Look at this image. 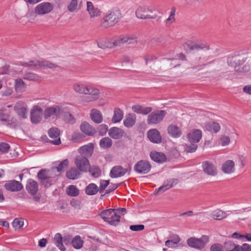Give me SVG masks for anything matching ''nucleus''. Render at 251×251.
Returning a JSON list of instances; mask_svg holds the SVG:
<instances>
[{"label": "nucleus", "instance_id": "obj_1", "mask_svg": "<svg viewBox=\"0 0 251 251\" xmlns=\"http://www.w3.org/2000/svg\"><path fill=\"white\" fill-rule=\"evenodd\" d=\"M244 62V56L238 53H235L227 59L228 64L233 67L235 71L237 73H243L249 70L250 68L248 66L243 65Z\"/></svg>", "mask_w": 251, "mask_h": 251}, {"label": "nucleus", "instance_id": "obj_2", "mask_svg": "<svg viewBox=\"0 0 251 251\" xmlns=\"http://www.w3.org/2000/svg\"><path fill=\"white\" fill-rule=\"evenodd\" d=\"M121 17L119 10H114L107 14L101 21V26L104 28L112 26L117 23Z\"/></svg>", "mask_w": 251, "mask_h": 251}, {"label": "nucleus", "instance_id": "obj_3", "mask_svg": "<svg viewBox=\"0 0 251 251\" xmlns=\"http://www.w3.org/2000/svg\"><path fill=\"white\" fill-rule=\"evenodd\" d=\"M100 217L110 225L116 226L120 222V215H118L115 209H109L102 211L100 214Z\"/></svg>", "mask_w": 251, "mask_h": 251}, {"label": "nucleus", "instance_id": "obj_4", "mask_svg": "<svg viewBox=\"0 0 251 251\" xmlns=\"http://www.w3.org/2000/svg\"><path fill=\"white\" fill-rule=\"evenodd\" d=\"M137 37L133 34L122 35L116 38L112 42V48L120 47L124 44L134 46L137 44Z\"/></svg>", "mask_w": 251, "mask_h": 251}, {"label": "nucleus", "instance_id": "obj_5", "mask_svg": "<svg viewBox=\"0 0 251 251\" xmlns=\"http://www.w3.org/2000/svg\"><path fill=\"white\" fill-rule=\"evenodd\" d=\"M53 9V5L49 2H43L38 4L34 8V13H31L28 17L33 19L36 15H44L50 13Z\"/></svg>", "mask_w": 251, "mask_h": 251}, {"label": "nucleus", "instance_id": "obj_6", "mask_svg": "<svg viewBox=\"0 0 251 251\" xmlns=\"http://www.w3.org/2000/svg\"><path fill=\"white\" fill-rule=\"evenodd\" d=\"M56 176L54 169H51L50 170H41L37 174L41 182L46 187H48L52 184L51 178Z\"/></svg>", "mask_w": 251, "mask_h": 251}, {"label": "nucleus", "instance_id": "obj_7", "mask_svg": "<svg viewBox=\"0 0 251 251\" xmlns=\"http://www.w3.org/2000/svg\"><path fill=\"white\" fill-rule=\"evenodd\" d=\"M23 66L25 67H34L36 68H49L51 69L58 67L55 64L44 59L32 60L28 62L24 63Z\"/></svg>", "mask_w": 251, "mask_h": 251}, {"label": "nucleus", "instance_id": "obj_8", "mask_svg": "<svg viewBox=\"0 0 251 251\" xmlns=\"http://www.w3.org/2000/svg\"><path fill=\"white\" fill-rule=\"evenodd\" d=\"M209 241V239L208 236L203 235L200 238H190L188 239L187 243L190 247L201 250L205 247Z\"/></svg>", "mask_w": 251, "mask_h": 251}, {"label": "nucleus", "instance_id": "obj_9", "mask_svg": "<svg viewBox=\"0 0 251 251\" xmlns=\"http://www.w3.org/2000/svg\"><path fill=\"white\" fill-rule=\"evenodd\" d=\"M166 115L164 110H157L151 113L148 116L147 123L149 125H155L160 123Z\"/></svg>", "mask_w": 251, "mask_h": 251}, {"label": "nucleus", "instance_id": "obj_10", "mask_svg": "<svg viewBox=\"0 0 251 251\" xmlns=\"http://www.w3.org/2000/svg\"><path fill=\"white\" fill-rule=\"evenodd\" d=\"M75 164L77 169L82 172H87L90 167L87 157L81 155H77L75 159Z\"/></svg>", "mask_w": 251, "mask_h": 251}, {"label": "nucleus", "instance_id": "obj_11", "mask_svg": "<svg viewBox=\"0 0 251 251\" xmlns=\"http://www.w3.org/2000/svg\"><path fill=\"white\" fill-rule=\"evenodd\" d=\"M100 94V92L98 89L88 86L85 93L87 96L85 97L84 100L87 102L97 100L99 99Z\"/></svg>", "mask_w": 251, "mask_h": 251}, {"label": "nucleus", "instance_id": "obj_12", "mask_svg": "<svg viewBox=\"0 0 251 251\" xmlns=\"http://www.w3.org/2000/svg\"><path fill=\"white\" fill-rule=\"evenodd\" d=\"M151 168V165L148 161L140 160L135 164L134 169L138 174H146L150 172Z\"/></svg>", "mask_w": 251, "mask_h": 251}, {"label": "nucleus", "instance_id": "obj_13", "mask_svg": "<svg viewBox=\"0 0 251 251\" xmlns=\"http://www.w3.org/2000/svg\"><path fill=\"white\" fill-rule=\"evenodd\" d=\"M43 109L38 105L34 106L30 112L31 121L34 124L39 123L42 120Z\"/></svg>", "mask_w": 251, "mask_h": 251}, {"label": "nucleus", "instance_id": "obj_14", "mask_svg": "<svg viewBox=\"0 0 251 251\" xmlns=\"http://www.w3.org/2000/svg\"><path fill=\"white\" fill-rule=\"evenodd\" d=\"M131 168H124L121 165L113 167L110 172V176L112 178H117L124 176Z\"/></svg>", "mask_w": 251, "mask_h": 251}, {"label": "nucleus", "instance_id": "obj_15", "mask_svg": "<svg viewBox=\"0 0 251 251\" xmlns=\"http://www.w3.org/2000/svg\"><path fill=\"white\" fill-rule=\"evenodd\" d=\"M152 12L147 7H141L136 11V15L138 18L141 19L154 18L155 16L152 15Z\"/></svg>", "mask_w": 251, "mask_h": 251}, {"label": "nucleus", "instance_id": "obj_16", "mask_svg": "<svg viewBox=\"0 0 251 251\" xmlns=\"http://www.w3.org/2000/svg\"><path fill=\"white\" fill-rule=\"evenodd\" d=\"M185 46L191 50H208L209 49V45L205 42L196 43L189 41L186 43Z\"/></svg>", "mask_w": 251, "mask_h": 251}, {"label": "nucleus", "instance_id": "obj_17", "mask_svg": "<svg viewBox=\"0 0 251 251\" xmlns=\"http://www.w3.org/2000/svg\"><path fill=\"white\" fill-rule=\"evenodd\" d=\"M202 137V131L198 129H193L187 134V138L190 143H198Z\"/></svg>", "mask_w": 251, "mask_h": 251}, {"label": "nucleus", "instance_id": "obj_18", "mask_svg": "<svg viewBox=\"0 0 251 251\" xmlns=\"http://www.w3.org/2000/svg\"><path fill=\"white\" fill-rule=\"evenodd\" d=\"M178 180L177 179H172L168 180L164 182V184L156 189L154 191V195H158L163 193L167 190L172 188L174 185L177 183Z\"/></svg>", "mask_w": 251, "mask_h": 251}, {"label": "nucleus", "instance_id": "obj_19", "mask_svg": "<svg viewBox=\"0 0 251 251\" xmlns=\"http://www.w3.org/2000/svg\"><path fill=\"white\" fill-rule=\"evenodd\" d=\"M62 112L61 108L58 106L49 107L45 110L44 117L47 119L52 116H58Z\"/></svg>", "mask_w": 251, "mask_h": 251}, {"label": "nucleus", "instance_id": "obj_20", "mask_svg": "<svg viewBox=\"0 0 251 251\" xmlns=\"http://www.w3.org/2000/svg\"><path fill=\"white\" fill-rule=\"evenodd\" d=\"M5 188L11 192H17L21 191L23 186L19 181L13 180L8 181L4 184Z\"/></svg>", "mask_w": 251, "mask_h": 251}, {"label": "nucleus", "instance_id": "obj_21", "mask_svg": "<svg viewBox=\"0 0 251 251\" xmlns=\"http://www.w3.org/2000/svg\"><path fill=\"white\" fill-rule=\"evenodd\" d=\"M222 171L226 174H231L235 171V162L232 160H227L222 165Z\"/></svg>", "mask_w": 251, "mask_h": 251}, {"label": "nucleus", "instance_id": "obj_22", "mask_svg": "<svg viewBox=\"0 0 251 251\" xmlns=\"http://www.w3.org/2000/svg\"><path fill=\"white\" fill-rule=\"evenodd\" d=\"M14 110L21 117L23 118L26 117L27 109V106L25 102L22 101L17 102L14 106Z\"/></svg>", "mask_w": 251, "mask_h": 251}, {"label": "nucleus", "instance_id": "obj_23", "mask_svg": "<svg viewBox=\"0 0 251 251\" xmlns=\"http://www.w3.org/2000/svg\"><path fill=\"white\" fill-rule=\"evenodd\" d=\"M202 168L204 172L208 175L215 176L217 174V169L215 166L208 161L203 162Z\"/></svg>", "mask_w": 251, "mask_h": 251}, {"label": "nucleus", "instance_id": "obj_24", "mask_svg": "<svg viewBox=\"0 0 251 251\" xmlns=\"http://www.w3.org/2000/svg\"><path fill=\"white\" fill-rule=\"evenodd\" d=\"M149 140L154 143H159L161 142L162 138L159 132L156 129L150 130L147 133Z\"/></svg>", "mask_w": 251, "mask_h": 251}, {"label": "nucleus", "instance_id": "obj_25", "mask_svg": "<svg viewBox=\"0 0 251 251\" xmlns=\"http://www.w3.org/2000/svg\"><path fill=\"white\" fill-rule=\"evenodd\" d=\"M94 145L92 143H89L87 145L81 147L78 149V152L84 157H88L90 156L93 152Z\"/></svg>", "mask_w": 251, "mask_h": 251}, {"label": "nucleus", "instance_id": "obj_26", "mask_svg": "<svg viewBox=\"0 0 251 251\" xmlns=\"http://www.w3.org/2000/svg\"><path fill=\"white\" fill-rule=\"evenodd\" d=\"M48 133L51 138H56L54 140L50 141V143L56 145H58L61 143L60 138L59 137L60 131L57 128L53 127L50 128L49 130Z\"/></svg>", "mask_w": 251, "mask_h": 251}, {"label": "nucleus", "instance_id": "obj_27", "mask_svg": "<svg viewBox=\"0 0 251 251\" xmlns=\"http://www.w3.org/2000/svg\"><path fill=\"white\" fill-rule=\"evenodd\" d=\"M125 132L122 128L118 127H113L111 128L108 134L110 137L114 139H119L121 138L124 135Z\"/></svg>", "mask_w": 251, "mask_h": 251}, {"label": "nucleus", "instance_id": "obj_28", "mask_svg": "<svg viewBox=\"0 0 251 251\" xmlns=\"http://www.w3.org/2000/svg\"><path fill=\"white\" fill-rule=\"evenodd\" d=\"M168 133L172 137L178 138L182 135V131L179 127L175 125H170L167 128Z\"/></svg>", "mask_w": 251, "mask_h": 251}, {"label": "nucleus", "instance_id": "obj_29", "mask_svg": "<svg viewBox=\"0 0 251 251\" xmlns=\"http://www.w3.org/2000/svg\"><path fill=\"white\" fill-rule=\"evenodd\" d=\"M26 189L30 194L35 195L38 190V183L32 179H29L26 185Z\"/></svg>", "mask_w": 251, "mask_h": 251}, {"label": "nucleus", "instance_id": "obj_30", "mask_svg": "<svg viewBox=\"0 0 251 251\" xmlns=\"http://www.w3.org/2000/svg\"><path fill=\"white\" fill-rule=\"evenodd\" d=\"M131 108L133 112L143 115H147L151 113L152 110L151 107H144L139 104L133 105Z\"/></svg>", "mask_w": 251, "mask_h": 251}, {"label": "nucleus", "instance_id": "obj_31", "mask_svg": "<svg viewBox=\"0 0 251 251\" xmlns=\"http://www.w3.org/2000/svg\"><path fill=\"white\" fill-rule=\"evenodd\" d=\"M136 122V116L133 113H129L126 116L124 125L126 127H132Z\"/></svg>", "mask_w": 251, "mask_h": 251}, {"label": "nucleus", "instance_id": "obj_32", "mask_svg": "<svg viewBox=\"0 0 251 251\" xmlns=\"http://www.w3.org/2000/svg\"><path fill=\"white\" fill-rule=\"evenodd\" d=\"M80 129L82 132L89 136L96 133V129L86 122H84L81 125Z\"/></svg>", "mask_w": 251, "mask_h": 251}, {"label": "nucleus", "instance_id": "obj_33", "mask_svg": "<svg viewBox=\"0 0 251 251\" xmlns=\"http://www.w3.org/2000/svg\"><path fill=\"white\" fill-rule=\"evenodd\" d=\"M150 156L152 160L158 163L164 162L167 159L165 154L156 151L151 152Z\"/></svg>", "mask_w": 251, "mask_h": 251}, {"label": "nucleus", "instance_id": "obj_34", "mask_svg": "<svg viewBox=\"0 0 251 251\" xmlns=\"http://www.w3.org/2000/svg\"><path fill=\"white\" fill-rule=\"evenodd\" d=\"M87 10L91 18L99 16L100 14V11L97 8H95L93 3L90 1L87 2Z\"/></svg>", "mask_w": 251, "mask_h": 251}, {"label": "nucleus", "instance_id": "obj_35", "mask_svg": "<svg viewBox=\"0 0 251 251\" xmlns=\"http://www.w3.org/2000/svg\"><path fill=\"white\" fill-rule=\"evenodd\" d=\"M90 116L93 121L97 124H100L102 121L101 113L96 109H93L91 110Z\"/></svg>", "mask_w": 251, "mask_h": 251}, {"label": "nucleus", "instance_id": "obj_36", "mask_svg": "<svg viewBox=\"0 0 251 251\" xmlns=\"http://www.w3.org/2000/svg\"><path fill=\"white\" fill-rule=\"evenodd\" d=\"M226 216L227 214L226 212L219 209L213 211L210 214V217L217 220H222Z\"/></svg>", "mask_w": 251, "mask_h": 251}, {"label": "nucleus", "instance_id": "obj_37", "mask_svg": "<svg viewBox=\"0 0 251 251\" xmlns=\"http://www.w3.org/2000/svg\"><path fill=\"white\" fill-rule=\"evenodd\" d=\"M14 88L16 92H23L25 90L26 84L22 79H16L15 80Z\"/></svg>", "mask_w": 251, "mask_h": 251}, {"label": "nucleus", "instance_id": "obj_38", "mask_svg": "<svg viewBox=\"0 0 251 251\" xmlns=\"http://www.w3.org/2000/svg\"><path fill=\"white\" fill-rule=\"evenodd\" d=\"M205 128L207 131L212 133H217L220 130L221 127L217 123L209 122L205 124Z\"/></svg>", "mask_w": 251, "mask_h": 251}, {"label": "nucleus", "instance_id": "obj_39", "mask_svg": "<svg viewBox=\"0 0 251 251\" xmlns=\"http://www.w3.org/2000/svg\"><path fill=\"white\" fill-rule=\"evenodd\" d=\"M53 242L55 245L58 247L61 251H65L66 250L63 242V237L59 233H56L53 238Z\"/></svg>", "mask_w": 251, "mask_h": 251}, {"label": "nucleus", "instance_id": "obj_40", "mask_svg": "<svg viewBox=\"0 0 251 251\" xmlns=\"http://www.w3.org/2000/svg\"><path fill=\"white\" fill-rule=\"evenodd\" d=\"M80 172L77 169L72 168L66 172V176L69 179H75L79 176Z\"/></svg>", "mask_w": 251, "mask_h": 251}, {"label": "nucleus", "instance_id": "obj_41", "mask_svg": "<svg viewBox=\"0 0 251 251\" xmlns=\"http://www.w3.org/2000/svg\"><path fill=\"white\" fill-rule=\"evenodd\" d=\"M124 113L122 110L119 108H116L114 111V114L112 118V121L113 123L120 122L123 119Z\"/></svg>", "mask_w": 251, "mask_h": 251}, {"label": "nucleus", "instance_id": "obj_42", "mask_svg": "<svg viewBox=\"0 0 251 251\" xmlns=\"http://www.w3.org/2000/svg\"><path fill=\"white\" fill-rule=\"evenodd\" d=\"M87 87L88 86L78 83H75L73 86V89L76 93L83 95H85Z\"/></svg>", "mask_w": 251, "mask_h": 251}, {"label": "nucleus", "instance_id": "obj_43", "mask_svg": "<svg viewBox=\"0 0 251 251\" xmlns=\"http://www.w3.org/2000/svg\"><path fill=\"white\" fill-rule=\"evenodd\" d=\"M176 9V8L173 7L170 13L169 17L165 20V24L167 27H169L172 24L174 23L176 21L175 14Z\"/></svg>", "mask_w": 251, "mask_h": 251}, {"label": "nucleus", "instance_id": "obj_44", "mask_svg": "<svg viewBox=\"0 0 251 251\" xmlns=\"http://www.w3.org/2000/svg\"><path fill=\"white\" fill-rule=\"evenodd\" d=\"M180 241V238L179 237L176 235L173 236L171 239L167 240L165 243V245L169 248H176V245L178 244Z\"/></svg>", "mask_w": 251, "mask_h": 251}, {"label": "nucleus", "instance_id": "obj_45", "mask_svg": "<svg viewBox=\"0 0 251 251\" xmlns=\"http://www.w3.org/2000/svg\"><path fill=\"white\" fill-rule=\"evenodd\" d=\"M83 241L79 236H76L72 240L71 244L73 247L76 249H79L83 246Z\"/></svg>", "mask_w": 251, "mask_h": 251}, {"label": "nucleus", "instance_id": "obj_46", "mask_svg": "<svg viewBox=\"0 0 251 251\" xmlns=\"http://www.w3.org/2000/svg\"><path fill=\"white\" fill-rule=\"evenodd\" d=\"M112 141L109 137H104L102 138L100 142V146L103 149H108L111 147Z\"/></svg>", "mask_w": 251, "mask_h": 251}, {"label": "nucleus", "instance_id": "obj_47", "mask_svg": "<svg viewBox=\"0 0 251 251\" xmlns=\"http://www.w3.org/2000/svg\"><path fill=\"white\" fill-rule=\"evenodd\" d=\"M98 191L97 186L94 183H91L87 186L85 192L87 195H93L97 193Z\"/></svg>", "mask_w": 251, "mask_h": 251}, {"label": "nucleus", "instance_id": "obj_48", "mask_svg": "<svg viewBox=\"0 0 251 251\" xmlns=\"http://www.w3.org/2000/svg\"><path fill=\"white\" fill-rule=\"evenodd\" d=\"M79 193V190L75 185H70L66 189V193L72 197L77 196Z\"/></svg>", "mask_w": 251, "mask_h": 251}, {"label": "nucleus", "instance_id": "obj_49", "mask_svg": "<svg viewBox=\"0 0 251 251\" xmlns=\"http://www.w3.org/2000/svg\"><path fill=\"white\" fill-rule=\"evenodd\" d=\"M69 164V160L67 159H66L61 162L57 167L52 168V169H55V172L57 171L58 173H60L63 171L65 169L67 168L68 167Z\"/></svg>", "mask_w": 251, "mask_h": 251}, {"label": "nucleus", "instance_id": "obj_50", "mask_svg": "<svg viewBox=\"0 0 251 251\" xmlns=\"http://www.w3.org/2000/svg\"><path fill=\"white\" fill-rule=\"evenodd\" d=\"M68 10L71 12H75L79 9L77 0H71L67 6Z\"/></svg>", "mask_w": 251, "mask_h": 251}, {"label": "nucleus", "instance_id": "obj_51", "mask_svg": "<svg viewBox=\"0 0 251 251\" xmlns=\"http://www.w3.org/2000/svg\"><path fill=\"white\" fill-rule=\"evenodd\" d=\"M41 77L32 73H26L24 75V78L29 80L38 81L41 80Z\"/></svg>", "mask_w": 251, "mask_h": 251}, {"label": "nucleus", "instance_id": "obj_52", "mask_svg": "<svg viewBox=\"0 0 251 251\" xmlns=\"http://www.w3.org/2000/svg\"><path fill=\"white\" fill-rule=\"evenodd\" d=\"M230 142V138L226 135H221L219 139L218 144L222 146H226Z\"/></svg>", "mask_w": 251, "mask_h": 251}, {"label": "nucleus", "instance_id": "obj_53", "mask_svg": "<svg viewBox=\"0 0 251 251\" xmlns=\"http://www.w3.org/2000/svg\"><path fill=\"white\" fill-rule=\"evenodd\" d=\"M88 170H89L91 176L95 178L99 177L101 174L100 170L99 168L96 166H92L91 167L90 166Z\"/></svg>", "mask_w": 251, "mask_h": 251}, {"label": "nucleus", "instance_id": "obj_54", "mask_svg": "<svg viewBox=\"0 0 251 251\" xmlns=\"http://www.w3.org/2000/svg\"><path fill=\"white\" fill-rule=\"evenodd\" d=\"M0 120L1 121L7 123L8 125H11L12 124L15 123L16 121L15 119L11 118L10 116L8 115H0Z\"/></svg>", "mask_w": 251, "mask_h": 251}, {"label": "nucleus", "instance_id": "obj_55", "mask_svg": "<svg viewBox=\"0 0 251 251\" xmlns=\"http://www.w3.org/2000/svg\"><path fill=\"white\" fill-rule=\"evenodd\" d=\"M197 148L198 146L196 143H190V144H186L184 149L187 152H193L196 151Z\"/></svg>", "mask_w": 251, "mask_h": 251}, {"label": "nucleus", "instance_id": "obj_56", "mask_svg": "<svg viewBox=\"0 0 251 251\" xmlns=\"http://www.w3.org/2000/svg\"><path fill=\"white\" fill-rule=\"evenodd\" d=\"M12 226L15 229H19L23 226L24 221L22 219H15L12 223Z\"/></svg>", "mask_w": 251, "mask_h": 251}, {"label": "nucleus", "instance_id": "obj_57", "mask_svg": "<svg viewBox=\"0 0 251 251\" xmlns=\"http://www.w3.org/2000/svg\"><path fill=\"white\" fill-rule=\"evenodd\" d=\"M98 47L101 49H105L106 48H112V42H106L105 40H102L100 42H97Z\"/></svg>", "mask_w": 251, "mask_h": 251}, {"label": "nucleus", "instance_id": "obj_58", "mask_svg": "<svg viewBox=\"0 0 251 251\" xmlns=\"http://www.w3.org/2000/svg\"><path fill=\"white\" fill-rule=\"evenodd\" d=\"M210 251H224L223 246L218 243L214 244L210 247Z\"/></svg>", "mask_w": 251, "mask_h": 251}, {"label": "nucleus", "instance_id": "obj_59", "mask_svg": "<svg viewBox=\"0 0 251 251\" xmlns=\"http://www.w3.org/2000/svg\"><path fill=\"white\" fill-rule=\"evenodd\" d=\"M144 59L146 62V64L147 65L149 63L156 60L157 57L152 54H149L144 56Z\"/></svg>", "mask_w": 251, "mask_h": 251}, {"label": "nucleus", "instance_id": "obj_60", "mask_svg": "<svg viewBox=\"0 0 251 251\" xmlns=\"http://www.w3.org/2000/svg\"><path fill=\"white\" fill-rule=\"evenodd\" d=\"M108 130V126L105 124H101L99 126L98 131L101 136L104 135Z\"/></svg>", "mask_w": 251, "mask_h": 251}, {"label": "nucleus", "instance_id": "obj_61", "mask_svg": "<svg viewBox=\"0 0 251 251\" xmlns=\"http://www.w3.org/2000/svg\"><path fill=\"white\" fill-rule=\"evenodd\" d=\"M238 160L239 164V165L241 167H243L246 165L247 158L243 155H238Z\"/></svg>", "mask_w": 251, "mask_h": 251}, {"label": "nucleus", "instance_id": "obj_62", "mask_svg": "<svg viewBox=\"0 0 251 251\" xmlns=\"http://www.w3.org/2000/svg\"><path fill=\"white\" fill-rule=\"evenodd\" d=\"M145 228L143 225H131L129 226V229L134 231H138L143 230Z\"/></svg>", "mask_w": 251, "mask_h": 251}, {"label": "nucleus", "instance_id": "obj_63", "mask_svg": "<svg viewBox=\"0 0 251 251\" xmlns=\"http://www.w3.org/2000/svg\"><path fill=\"white\" fill-rule=\"evenodd\" d=\"M10 148L9 145L5 143H2L0 144V151L3 153L7 152Z\"/></svg>", "mask_w": 251, "mask_h": 251}, {"label": "nucleus", "instance_id": "obj_64", "mask_svg": "<svg viewBox=\"0 0 251 251\" xmlns=\"http://www.w3.org/2000/svg\"><path fill=\"white\" fill-rule=\"evenodd\" d=\"M235 244L232 241H228L225 243V248L226 251H232Z\"/></svg>", "mask_w": 251, "mask_h": 251}]
</instances>
